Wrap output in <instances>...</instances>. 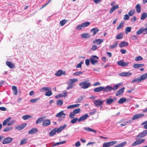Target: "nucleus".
Listing matches in <instances>:
<instances>
[{"label":"nucleus","instance_id":"13d9d810","mask_svg":"<svg viewBox=\"0 0 147 147\" xmlns=\"http://www.w3.org/2000/svg\"><path fill=\"white\" fill-rule=\"evenodd\" d=\"M39 98L32 99L30 100V102L31 103L36 102L39 100Z\"/></svg>","mask_w":147,"mask_h":147},{"label":"nucleus","instance_id":"49530a36","mask_svg":"<svg viewBox=\"0 0 147 147\" xmlns=\"http://www.w3.org/2000/svg\"><path fill=\"white\" fill-rule=\"evenodd\" d=\"M67 84L68 85V86L67 88V90L71 89L74 87L73 84H71L70 83H69L68 82H67Z\"/></svg>","mask_w":147,"mask_h":147},{"label":"nucleus","instance_id":"0eeeda50","mask_svg":"<svg viewBox=\"0 0 147 147\" xmlns=\"http://www.w3.org/2000/svg\"><path fill=\"white\" fill-rule=\"evenodd\" d=\"M13 138L10 137H7L5 138L3 141L2 143L3 144H8L11 142Z\"/></svg>","mask_w":147,"mask_h":147},{"label":"nucleus","instance_id":"7c9ffc66","mask_svg":"<svg viewBox=\"0 0 147 147\" xmlns=\"http://www.w3.org/2000/svg\"><path fill=\"white\" fill-rule=\"evenodd\" d=\"M13 127H9L5 128L3 129V131L5 132H8L11 131L13 129Z\"/></svg>","mask_w":147,"mask_h":147},{"label":"nucleus","instance_id":"0e129e2a","mask_svg":"<svg viewBox=\"0 0 147 147\" xmlns=\"http://www.w3.org/2000/svg\"><path fill=\"white\" fill-rule=\"evenodd\" d=\"M137 140L138 141L139 144H140L144 142L145 140V139H143Z\"/></svg>","mask_w":147,"mask_h":147},{"label":"nucleus","instance_id":"c85d7f7f","mask_svg":"<svg viewBox=\"0 0 147 147\" xmlns=\"http://www.w3.org/2000/svg\"><path fill=\"white\" fill-rule=\"evenodd\" d=\"M11 119V117H9L4 120L3 122V125L4 126L7 125V124L9 123V121Z\"/></svg>","mask_w":147,"mask_h":147},{"label":"nucleus","instance_id":"c9c22d12","mask_svg":"<svg viewBox=\"0 0 147 147\" xmlns=\"http://www.w3.org/2000/svg\"><path fill=\"white\" fill-rule=\"evenodd\" d=\"M123 33H120L117 36L116 38L117 39H122L123 37Z\"/></svg>","mask_w":147,"mask_h":147},{"label":"nucleus","instance_id":"f03ea898","mask_svg":"<svg viewBox=\"0 0 147 147\" xmlns=\"http://www.w3.org/2000/svg\"><path fill=\"white\" fill-rule=\"evenodd\" d=\"M79 85L82 88L85 89L88 88L90 86L91 83L88 82L87 81H85L80 83Z\"/></svg>","mask_w":147,"mask_h":147},{"label":"nucleus","instance_id":"774afa93","mask_svg":"<svg viewBox=\"0 0 147 147\" xmlns=\"http://www.w3.org/2000/svg\"><path fill=\"white\" fill-rule=\"evenodd\" d=\"M27 139H23L21 141L20 145H22L26 143L27 141Z\"/></svg>","mask_w":147,"mask_h":147},{"label":"nucleus","instance_id":"9b49d317","mask_svg":"<svg viewBox=\"0 0 147 147\" xmlns=\"http://www.w3.org/2000/svg\"><path fill=\"white\" fill-rule=\"evenodd\" d=\"M65 114L63 113V111H61L60 112L58 113L55 116L57 117H61L63 119L65 118Z\"/></svg>","mask_w":147,"mask_h":147},{"label":"nucleus","instance_id":"de8ad7c7","mask_svg":"<svg viewBox=\"0 0 147 147\" xmlns=\"http://www.w3.org/2000/svg\"><path fill=\"white\" fill-rule=\"evenodd\" d=\"M67 20L65 19L63 20L60 22V24L61 26H63L67 22Z\"/></svg>","mask_w":147,"mask_h":147},{"label":"nucleus","instance_id":"4468645a","mask_svg":"<svg viewBox=\"0 0 147 147\" xmlns=\"http://www.w3.org/2000/svg\"><path fill=\"white\" fill-rule=\"evenodd\" d=\"M51 124V121L50 120L45 119L42 122V125L45 126H47Z\"/></svg>","mask_w":147,"mask_h":147},{"label":"nucleus","instance_id":"39448f33","mask_svg":"<svg viewBox=\"0 0 147 147\" xmlns=\"http://www.w3.org/2000/svg\"><path fill=\"white\" fill-rule=\"evenodd\" d=\"M147 134V130L144 131L142 132L136 136V139L138 140L146 136Z\"/></svg>","mask_w":147,"mask_h":147},{"label":"nucleus","instance_id":"1a4fd4ad","mask_svg":"<svg viewBox=\"0 0 147 147\" xmlns=\"http://www.w3.org/2000/svg\"><path fill=\"white\" fill-rule=\"evenodd\" d=\"M117 63L119 65L123 67L127 66L129 64L128 63L124 62L123 60H121L118 61Z\"/></svg>","mask_w":147,"mask_h":147},{"label":"nucleus","instance_id":"dca6fc26","mask_svg":"<svg viewBox=\"0 0 147 147\" xmlns=\"http://www.w3.org/2000/svg\"><path fill=\"white\" fill-rule=\"evenodd\" d=\"M99 29L97 28H94L90 30V32L92 33L93 36H94L99 31Z\"/></svg>","mask_w":147,"mask_h":147},{"label":"nucleus","instance_id":"338daca9","mask_svg":"<svg viewBox=\"0 0 147 147\" xmlns=\"http://www.w3.org/2000/svg\"><path fill=\"white\" fill-rule=\"evenodd\" d=\"M128 15L125 14L124 16L123 20H128L129 19V17Z\"/></svg>","mask_w":147,"mask_h":147},{"label":"nucleus","instance_id":"393cba45","mask_svg":"<svg viewBox=\"0 0 147 147\" xmlns=\"http://www.w3.org/2000/svg\"><path fill=\"white\" fill-rule=\"evenodd\" d=\"M90 36L91 35L88 33H83L81 35V37L83 38H87Z\"/></svg>","mask_w":147,"mask_h":147},{"label":"nucleus","instance_id":"f3484780","mask_svg":"<svg viewBox=\"0 0 147 147\" xmlns=\"http://www.w3.org/2000/svg\"><path fill=\"white\" fill-rule=\"evenodd\" d=\"M116 98H109L106 100V103L108 105H110L115 100Z\"/></svg>","mask_w":147,"mask_h":147},{"label":"nucleus","instance_id":"e2e57ef3","mask_svg":"<svg viewBox=\"0 0 147 147\" xmlns=\"http://www.w3.org/2000/svg\"><path fill=\"white\" fill-rule=\"evenodd\" d=\"M131 28L130 27H127L125 28V34H127L128 33L131 31Z\"/></svg>","mask_w":147,"mask_h":147},{"label":"nucleus","instance_id":"052dcab7","mask_svg":"<svg viewBox=\"0 0 147 147\" xmlns=\"http://www.w3.org/2000/svg\"><path fill=\"white\" fill-rule=\"evenodd\" d=\"M75 114L73 112L70 113L69 116L70 119H72L74 118L75 116Z\"/></svg>","mask_w":147,"mask_h":147},{"label":"nucleus","instance_id":"37998d69","mask_svg":"<svg viewBox=\"0 0 147 147\" xmlns=\"http://www.w3.org/2000/svg\"><path fill=\"white\" fill-rule=\"evenodd\" d=\"M135 12L134 9H132L128 12V15L129 16H131L134 15Z\"/></svg>","mask_w":147,"mask_h":147},{"label":"nucleus","instance_id":"864d4df0","mask_svg":"<svg viewBox=\"0 0 147 147\" xmlns=\"http://www.w3.org/2000/svg\"><path fill=\"white\" fill-rule=\"evenodd\" d=\"M16 122V121L15 120H13L11 121L7 124V125L8 126L13 125Z\"/></svg>","mask_w":147,"mask_h":147},{"label":"nucleus","instance_id":"2eb2a0df","mask_svg":"<svg viewBox=\"0 0 147 147\" xmlns=\"http://www.w3.org/2000/svg\"><path fill=\"white\" fill-rule=\"evenodd\" d=\"M128 43L125 41H122L119 45V46L120 48H123L127 47L128 45Z\"/></svg>","mask_w":147,"mask_h":147},{"label":"nucleus","instance_id":"9d476101","mask_svg":"<svg viewBox=\"0 0 147 147\" xmlns=\"http://www.w3.org/2000/svg\"><path fill=\"white\" fill-rule=\"evenodd\" d=\"M26 123H24L20 125L16 126L15 127V128L16 129L18 130H21L23 129L26 126Z\"/></svg>","mask_w":147,"mask_h":147},{"label":"nucleus","instance_id":"a211bd4d","mask_svg":"<svg viewBox=\"0 0 147 147\" xmlns=\"http://www.w3.org/2000/svg\"><path fill=\"white\" fill-rule=\"evenodd\" d=\"M113 90L112 87L110 86H107L105 88L104 87L103 90V92H105L111 91Z\"/></svg>","mask_w":147,"mask_h":147},{"label":"nucleus","instance_id":"ddd939ff","mask_svg":"<svg viewBox=\"0 0 147 147\" xmlns=\"http://www.w3.org/2000/svg\"><path fill=\"white\" fill-rule=\"evenodd\" d=\"M131 73L129 72H127L120 73L119 74V75L123 77H127L131 75Z\"/></svg>","mask_w":147,"mask_h":147},{"label":"nucleus","instance_id":"09e8293b","mask_svg":"<svg viewBox=\"0 0 147 147\" xmlns=\"http://www.w3.org/2000/svg\"><path fill=\"white\" fill-rule=\"evenodd\" d=\"M48 91L46 92L45 94V95L47 96H50L52 94V92L51 90V89L50 90H47Z\"/></svg>","mask_w":147,"mask_h":147},{"label":"nucleus","instance_id":"5fc2aeb1","mask_svg":"<svg viewBox=\"0 0 147 147\" xmlns=\"http://www.w3.org/2000/svg\"><path fill=\"white\" fill-rule=\"evenodd\" d=\"M82 26L83 27H84L89 26L90 24V22H85L82 24Z\"/></svg>","mask_w":147,"mask_h":147},{"label":"nucleus","instance_id":"f8f14e48","mask_svg":"<svg viewBox=\"0 0 147 147\" xmlns=\"http://www.w3.org/2000/svg\"><path fill=\"white\" fill-rule=\"evenodd\" d=\"M88 117V115L87 114H85L81 117L78 120L79 122L83 121L86 119Z\"/></svg>","mask_w":147,"mask_h":147},{"label":"nucleus","instance_id":"a19ab883","mask_svg":"<svg viewBox=\"0 0 147 147\" xmlns=\"http://www.w3.org/2000/svg\"><path fill=\"white\" fill-rule=\"evenodd\" d=\"M118 44V42H115L113 45H110V48L111 49H113L116 48Z\"/></svg>","mask_w":147,"mask_h":147},{"label":"nucleus","instance_id":"e433bc0d","mask_svg":"<svg viewBox=\"0 0 147 147\" xmlns=\"http://www.w3.org/2000/svg\"><path fill=\"white\" fill-rule=\"evenodd\" d=\"M147 78V73H145L142 75L140 76V80L141 81L142 80H144Z\"/></svg>","mask_w":147,"mask_h":147},{"label":"nucleus","instance_id":"20e7f679","mask_svg":"<svg viewBox=\"0 0 147 147\" xmlns=\"http://www.w3.org/2000/svg\"><path fill=\"white\" fill-rule=\"evenodd\" d=\"M104 101V100H94V103L96 107H101L102 108Z\"/></svg>","mask_w":147,"mask_h":147},{"label":"nucleus","instance_id":"423d86ee","mask_svg":"<svg viewBox=\"0 0 147 147\" xmlns=\"http://www.w3.org/2000/svg\"><path fill=\"white\" fill-rule=\"evenodd\" d=\"M117 142V141H114L105 143L103 144V147H110V146H113L116 144Z\"/></svg>","mask_w":147,"mask_h":147},{"label":"nucleus","instance_id":"bb28decb","mask_svg":"<svg viewBox=\"0 0 147 147\" xmlns=\"http://www.w3.org/2000/svg\"><path fill=\"white\" fill-rule=\"evenodd\" d=\"M136 11L138 13H140L141 11V7L140 5L139 4H137L136 7Z\"/></svg>","mask_w":147,"mask_h":147},{"label":"nucleus","instance_id":"72a5a7b5","mask_svg":"<svg viewBox=\"0 0 147 147\" xmlns=\"http://www.w3.org/2000/svg\"><path fill=\"white\" fill-rule=\"evenodd\" d=\"M63 74V73L62 70H59L56 71V73L55 74V75L57 76H60Z\"/></svg>","mask_w":147,"mask_h":147},{"label":"nucleus","instance_id":"4c0bfd02","mask_svg":"<svg viewBox=\"0 0 147 147\" xmlns=\"http://www.w3.org/2000/svg\"><path fill=\"white\" fill-rule=\"evenodd\" d=\"M141 80L140 78H136L133 79L131 81V83H134L136 82H140Z\"/></svg>","mask_w":147,"mask_h":147},{"label":"nucleus","instance_id":"6e6d98bb","mask_svg":"<svg viewBox=\"0 0 147 147\" xmlns=\"http://www.w3.org/2000/svg\"><path fill=\"white\" fill-rule=\"evenodd\" d=\"M123 22H121L120 24L118 26L117 28V30L121 29L123 27Z\"/></svg>","mask_w":147,"mask_h":147},{"label":"nucleus","instance_id":"f704fd0d","mask_svg":"<svg viewBox=\"0 0 147 147\" xmlns=\"http://www.w3.org/2000/svg\"><path fill=\"white\" fill-rule=\"evenodd\" d=\"M51 89V88H50L45 87L41 88L40 90V91L41 92H44L46 91L50 90Z\"/></svg>","mask_w":147,"mask_h":147},{"label":"nucleus","instance_id":"4d7b16f0","mask_svg":"<svg viewBox=\"0 0 147 147\" xmlns=\"http://www.w3.org/2000/svg\"><path fill=\"white\" fill-rule=\"evenodd\" d=\"M78 119L77 117H76L75 118L71 120V123L73 124L75 123L78 121Z\"/></svg>","mask_w":147,"mask_h":147},{"label":"nucleus","instance_id":"680f3d73","mask_svg":"<svg viewBox=\"0 0 147 147\" xmlns=\"http://www.w3.org/2000/svg\"><path fill=\"white\" fill-rule=\"evenodd\" d=\"M81 111V109L80 108H78L77 109H75L73 112L75 114L79 113Z\"/></svg>","mask_w":147,"mask_h":147},{"label":"nucleus","instance_id":"79ce46f5","mask_svg":"<svg viewBox=\"0 0 147 147\" xmlns=\"http://www.w3.org/2000/svg\"><path fill=\"white\" fill-rule=\"evenodd\" d=\"M66 142L65 141H63L61 142H57L55 144L53 145L52 146V147H54L56 146L59 145L61 144H63Z\"/></svg>","mask_w":147,"mask_h":147},{"label":"nucleus","instance_id":"473e14b6","mask_svg":"<svg viewBox=\"0 0 147 147\" xmlns=\"http://www.w3.org/2000/svg\"><path fill=\"white\" fill-rule=\"evenodd\" d=\"M126 101V99L125 98L122 97L119 99L118 102L119 104H121L125 102Z\"/></svg>","mask_w":147,"mask_h":147},{"label":"nucleus","instance_id":"b1692460","mask_svg":"<svg viewBox=\"0 0 147 147\" xmlns=\"http://www.w3.org/2000/svg\"><path fill=\"white\" fill-rule=\"evenodd\" d=\"M12 89L14 94L16 95H17L18 93L17 87L15 86H12Z\"/></svg>","mask_w":147,"mask_h":147},{"label":"nucleus","instance_id":"7ed1b4c3","mask_svg":"<svg viewBox=\"0 0 147 147\" xmlns=\"http://www.w3.org/2000/svg\"><path fill=\"white\" fill-rule=\"evenodd\" d=\"M99 59L96 55L92 56L90 59L91 63L93 65H95L96 63H97L98 62V59Z\"/></svg>","mask_w":147,"mask_h":147},{"label":"nucleus","instance_id":"69168bd1","mask_svg":"<svg viewBox=\"0 0 147 147\" xmlns=\"http://www.w3.org/2000/svg\"><path fill=\"white\" fill-rule=\"evenodd\" d=\"M137 140L138 141L139 144H140L144 142L145 140V139H143Z\"/></svg>","mask_w":147,"mask_h":147},{"label":"nucleus","instance_id":"ea45409f","mask_svg":"<svg viewBox=\"0 0 147 147\" xmlns=\"http://www.w3.org/2000/svg\"><path fill=\"white\" fill-rule=\"evenodd\" d=\"M147 17V13H142L141 16L140 18L141 20H144Z\"/></svg>","mask_w":147,"mask_h":147},{"label":"nucleus","instance_id":"c03bdc74","mask_svg":"<svg viewBox=\"0 0 147 147\" xmlns=\"http://www.w3.org/2000/svg\"><path fill=\"white\" fill-rule=\"evenodd\" d=\"M56 104L57 106H61L63 104V100H58L57 101Z\"/></svg>","mask_w":147,"mask_h":147},{"label":"nucleus","instance_id":"5701e85b","mask_svg":"<svg viewBox=\"0 0 147 147\" xmlns=\"http://www.w3.org/2000/svg\"><path fill=\"white\" fill-rule=\"evenodd\" d=\"M104 87L102 86L99 87L94 89V91L95 92H99L103 90Z\"/></svg>","mask_w":147,"mask_h":147},{"label":"nucleus","instance_id":"bf43d9fd","mask_svg":"<svg viewBox=\"0 0 147 147\" xmlns=\"http://www.w3.org/2000/svg\"><path fill=\"white\" fill-rule=\"evenodd\" d=\"M143 28H141L138 30L136 34L138 35H140L143 33Z\"/></svg>","mask_w":147,"mask_h":147},{"label":"nucleus","instance_id":"a18cd8bd","mask_svg":"<svg viewBox=\"0 0 147 147\" xmlns=\"http://www.w3.org/2000/svg\"><path fill=\"white\" fill-rule=\"evenodd\" d=\"M78 81L77 79H70L68 80L69 83L72 84L73 83L77 82Z\"/></svg>","mask_w":147,"mask_h":147},{"label":"nucleus","instance_id":"2f4dec72","mask_svg":"<svg viewBox=\"0 0 147 147\" xmlns=\"http://www.w3.org/2000/svg\"><path fill=\"white\" fill-rule=\"evenodd\" d=\"M126 144L127 142L125 141L115 146L114 147H123Z\"/></svg>","mask_w":147,"mask_h":147},{"label":"nucleus","instance_id":"6e6552de","mask_svg":"<svg viewBox=\"0 0 147 147\" xmlns=\"http://www.w3.org/2000/svg\"><path fill=\"white\" fill-rule=\"evenodd\" d=\"M144 115L143 114H135L134 115L132 118V120H135L140 118L143 117Z\"/></svg>","mask_w":147,"mask_h":147},{"label":"nucleus","instance_id":"4be33fe9","mask_svg":"<svg viewBox=\"0 0 147 147\" xmlns=\"http://www.w3.org/2000/svg\"><path fill=\"white\" fill-rule=\"evenodd\" d=\"M6 64L9 67L13 69L15 67V66L12 63L9 61H7L6 62Z\"/></svg>","mask_w":147,"mask_h":147},{"label":"nucleus","instance_id":"603ef678","mask_svg":"<svg viewBox=\"0 0 147 147\" xmlns=\"http://www.w3.org/2000/svg\"><path fill=\"white\" fill-rule=\"evenodd\" d=\"M143 59V58L140 56L136 57L135 58V60L136 61H140Z\"/></svg>","mask_w":147,"mask_h":147},{"label":"nucleus","instance_id":"aec40b11","mask_svg":"<svg viewBox=\"0 0 147 147\" xmlns=\"http://www.w3.org/2000/svg\"><path fill=\"white\" fill-rule=\"evenodd\" d=\"M38 130L37 128H32L31 130H30L28 131V134H34L38 132Z\"/></svg>","mask_w":147,"mask_h":147},{"label":"nucleus","instance_id":"cd10ccee","mask_svg":"<svg viewBox=\"0 0 147 147\" xmlns=\"http://www.w3.org/2000/svg\"><path fill=\"white\" fill-rule=\"evenodd\" d=\"M32 116L31 115H26L23 116L22 117V118L23 120H26L29 119L30 118H32Z\"/></svg>","mask_w":147,"mask_h":147},{"label":"nucleus","instance_id":"8fccbe9b","mask_svg":"<svg viewBox=\"0 0 147 147\" xmlns=\"http://www.w3.org/2000/svg\"><path fill=\"white\" fill-rule=\"evenodd\" d=\"M82 74V71H78L74 73L73 74V76H77Z\"/></svg>","mask_w":147,"mask_h":147},{"label":"nucleus","instance_id":"3c124183","mask_svg":"<svg viewBox=\"0 0 147 147\" xmlns=\"http://www.w3.org/2000/svg\"><path fill=\"white\" fill-rule=\"evenodd\" d=\"M43 120V118L42 117H41L38 118L36 121V124H38L41 123Z\"/></svg>","mask_w":147,"mask_h":147},{"label":"nucleus","instance_id":"c756f323","mask_svg":"<svg viewBox=\"0 0 147 147\" xmlns=\"http://www.w3.org/2000/svg\"><path fill=\"white\" fill-rule=\"evenodd\" d=\"M84 129L85 130L87 131H92L94 133H96V131L88 127H84Z\"/></svg>","mask_w":147,"mask_h":147},{"label":"nucleus","instance_id":"6ab92c4d","mask_svg":"<svg viewBox=\"0 0 147 147\" xmlns=\"http://www.w3.org/2000/svg\"><path fill=\"white\" fill-rule=\"evenodd\" d=\"M125 89V87H123L120 89L116 93L115 95L116 96H118L119 95L122 94L124 92V90Z\"/></svg>","mask_w":147,"mask_h":147},{"label":"nucleus","instance_id":"a878e982","mask_svg":"<svg viewBox=\"0 0 147 147\" xmlns=\"http://www.w3.org/2000/svg\"><path fill=\"white\" fill-rule=\"evenodd\" d=\"M103 42V40L101 39H97L93 41V43H96L97 45H99Z\"/></svg>","mask_w":147,"mask_h":147},{"label":"nucleus","instance_id":"412c9836","mask_svg":"<svg viewBox=\"0 0 147 147\" xmlns=\"http://www.w3.org/2000/svg\"><path fill=\"white\" fill-rule=\"evenodd\" d=\"M144 66V65L143 64H135L133 65V67L135 69L138 68L143 67Z\"/></svg>","mask_w":147,"mask_h":147},{"label":"nucleus","instance_id":"58836bf2","mask_svg":"<svg viewBox=\"0 0 147 147\" xmlns=\"http://www.w3.org/2000/svg\"><path fill=\"white\" fill-rule=\"evenodd\" d=\"M84 96H82L80 97L77 99L76 100V102H80L84 98Z\"/></svg>","mask_w":147,"mask_h":147},{"label":"nucleus","instance_id":"f257e3e1","mask_svg":"<svg viewBox=\"0 0 147 147\" xmlns=\"http://www.w3.org/2000/svg\"><path fill=\"white\" fill-rule=\"evenodd\" d=\"M67 127V125H64L61 126L59 128L56 127L52 129L49 132V135L50 136H53L55 135L56 133H59L62 131Z\"/></svg>","mask_w":147,"mask_h":147}]
</instances>
